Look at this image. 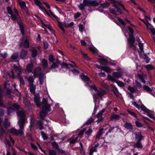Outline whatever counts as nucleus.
<instances>
[{
  "label": "nucleus",
  "mask_w": 155,
  "mask_h": 155,
  "mask_svg": "<svg viewBox=\"0 0 155 155\" xmlns=\"http://www.w3.org/2000/svg\"><path fill=\"white\" fill-rule=\"evenodd\" d=\"M94 120V119L93 117H91L86 122L85 124L88 125L91 124Z\"/></svg>",
  "instance_id": "cd10ccee"
},
{
  "label": "nucleus",
  "mask_w": 155,
  "mask_h": 155,
  "mask_svg": "<svg viewBox=\"0 0 155 155\" xmlns=\"http://www.w3.org/2000/svg\"><path fill=\"white\" fill-rule=\"evenodd\" d=\"M143 88L147 92H150L152 91V90L149 87L146 86L144 85L143 87Z\"/></svg>",
  "instance_id": "4d7b16f0"
},
{
  "label": "nucleus",
  "mask_w": 155,
  "mask_h": 155,
  "mask_svg": "<svg viewBox=\"0 0 155 155\" xmlns=\"http://www.w3.org/2000/svg\"><path fill=\"white\" fill-rule=\"evenodd\" d=\"M144 23L146 25L147 29H148L150 30V28L153 27L151 26V25L148 22V21L144 22Z\"/></svg>",
  "instance_id": "5fc2aeb1"
},
{
  "label": "nucleus",
  "mask_w": 155,
  "mask_h": 155,
  "mask_svg": "<svg viewBox=\"0 0 155 155\" xmlns=\"http://www.w3.org/2000/svg\"><path fill=\"white\" fill-rule=\"evenodd\" d=\"M92 132L93 131L92 130L91 128H89L88 130L86 132L85 134L89 136L92 133Z\"/></svg>",
  "instance_id": "e2e57ef3"
},
{
  "label": "nucleus",
  "mask_w": 155,
  "mask_h": 155,
  "mask_svg": "<svg viewBox=\"0 0 155 155\" xmlns=\"http://www.w3.org/2000/svg\"><path fill=\"white\" fill-rule=\"evenodd\" d=\"M102 69L107 73H110L111 72V69L108 67H103L102 68Z\"/></svg>",
  "instance_id": "c9c22d12"
},
{
  "label": "nucleus",
  "mask_w": 155,
  "mask_h": 155,
  "mask_svg": "<svg viewBox=\"0 0 155 155\" xmlns=\"http://www.w3.org/2000/svg\"><path fill=\"white\" fill-rule=\"evenodd\" d=\"M100 63L101 64L106 65L107 64V61L104 58H101L99 61Z\"/></svg>",
  "instance_id": "7c9ffc66"
},
{
  "label": "nucleus",
  "mask_w": 155,
  "mask_h": 155,
  "mask_svg": "<svg viewBox=\"0 0 155 155\" xmlns=\"http://www.w3.org/2000/svg\"><path fill=\"white\" fill-rule=\"evenodd\" d=\"M147 70H151L153 69V66L151 64H147L145 66Z\"/></svg>",
  "instance_id": "c03bdc74"
},
{
  "label": "nucleus",
  "mask_w": 155,
  "mask_h": 155,
  "mask_svg": "<svg viewBox=\"0 0 155 155\" xmlns=\"http://www.w3.org/2000/svg\"><path fill=\"white\" fill-rule=\"evenodd\" d=\"M135 124L136 126L138 127H141L143 126L142 124L138 120L135 121Z\"/></svg>",
  "instance_id": "13d9d810"
},
{
  "label": "nucleus",
  "mask_w": 155,
  "mask_h": 155,
  "mask_svg": "<svg viewBox=\"0 0 155 155\" xmlns=\"http://www.w3.org/2000/svg\"><path fill=\"white\" fill-rule=\"evenodd\" d=\"M86 130V128H84L82 129L79 132L78 135V136L80 137L81 138V137H82L84 133Z\"/></svg>",
  "instance_id": "a19ab883"
},
{
  "label": "nucleus",
  "mask_w": 155,
  "mask_h": 155,
  "mask_svg": "<svg viewBox=\"0 0 155 155\" xmlns=\"http://www.w3.org/2000/svg\"><path fill=\"white\" fill-rule=\"evenodd\" d=\"M17 115L19 118L18 122V124H19V123L22 122L23 125H25L26 121L27 120V118L25 117V112L23 110H18L17 113Z\"/></svg>",
  "instance_id": "7ed1b4c3"
},
{
  "label": "nucleus",
  "mask_w": 155,
  "mask_h": 155,
  "mask_svg": "<svg viewBox=\"0 0 155 155\" xmlns=\"http://www.w3.org/2000/svg\"><path fill=\"white\" fill-rule=\"evenodd\" d=\"M110 6V3H104L101 5V6L103 8H107Z\"/></svg>",
  "instance_id": "37998d69"
},
{
  "label": "nucleus",
  "mask_w": 155,
  "mask_h": 155,
  "mask_svg": "<svg viewBox=\"0 0 155 155\" xmlns=\"http://www.w3.org/2000/svg\"><path fill=\"white\" fill-rule=\"evenodd\" d=\"M49 155H56V152L53 150H49Z\"/></svg>",
  "instance_id": "774afa93"
},
{
  "label": "nucleus",
  "mask_w": 155,
  "mask_h": 155,
  "mask_svg": "<svg viewBox=\"0 0 155 155\" xmlns=\"http://www.w3.org/2000/svg\"><path fill=\"white\" fill-rule=\"evenodd\" d=\"M85 6H87V5H85V3L84 2V1L83 2V4L81 3L78 6L79 9L81 10H83L84 9Z\"/></svg>",
  "instance_id": "473e14b6"
},
{
  "label": "nucleus",
  "mask_w": 155,
  "mask_h": 155,
  "mask_svg": "<svg viewBox=\"0 0 155 155\" xmlns=\"http://www.w3.org/2000/svg\"><path fill=\"white\" fill-rule=\"evenodd\" d=\"M32 52V56L33 57H35L37 55V51L34 48L31 49Z\"/></svg>",
  "instance_id": "c756f323"
},
{
  "label": "nucleus",
  "mask_w": 155,
  "mask_h": 155,
  "mask_svg": "<svg viewBox=\"0 0 155 155\" xmlns=\"http://www.w3.org/2000/svg\"><path fill=\"white\" fill-rule=\"evenodd\" d=\"M109 11L111 13L114 15H119V14H118V13H119L117 12V9L116 10H115L114 9L110 8L109 9Z\"/></svg>",
  "instance_id": "f704fd0d"
},
{
  "label": "nucleus",
  "mask_w": 155,
  "mask_h": 155,
  "mask_svg": "<svg viewBox=\"0 0 155 155\" xmlns=\"http://www.w3.org/2000/svg\"><path fill=\"white\" fill-rule=\"evenodd\" d=\"M41 64L43 68H47L48 67V63L47 60L43 59L41 61Z\"/></svg>",
  "instance_id": "393cba45"
},
{
  "label": "nucleus",
  "mask_w": 155,
  "mask_h": 155,
  "mask_svg": "<svg viewBox=\"0 0 155 155\" xmlns=\"http://www.w3.org/2000/svg\"><path fill=\"white\" fill-rule=\"evenodd\" d=\"M89 49L90 51H91L94 53L97 52V49L94 48L90 47L89 48Z\"/></svg>",
  "instance_id": "680f3d73"
},
{
  "label": "nucleus",
  "mask_w": 155,
  "mask_h": 155,
  "mask_svg": "<svg viewBox=\"0 0 155 155\" xmlns=\"http://www.w3.org/2000/svg\"><path fill=\"white\" fill-rule=\"evenodd\" d=\"M41 134L42 137L44 139L46 140L48 139V137L47 135L45 133L43 132H41Z\"/></svg>",
  "instance_id": "603ef678"
},
{
  "label": "nucleus",
  "mask_w": 155,
  "mask_h": 155,
  "mask_svg": "<svg viewBox=\"0 0 155 155\" xmlns=\"http://www.w3.org/2000/svg\"><path fill=\"white\" fill-rule=\"evenodd\" d=\"M13 68L15 71V73L14 72L13 70L11 71L10 74H8L9 77L14 78L15 76L20 80L21 83H24V81L23 79V78L20 75L22 73V69L20 66L19 65L17 66L14 65Z\"/></svg>",
  "instance_id": "f257e3e1"
},
{
  "label": "nucleus",
  "mask_w": 155,
  "mask_h": 155,
  "mask_svg": "<svg viewBox=\"0 0 155 155\" xmlns=\"http://www.w3.org/2000/svg\"><path fill=\"white\" fill-rule=\"evenodd\" d=\"M27 80L28 81L29 84H33L34 82V78L32 76H29L27 78Z\"/></svg>",
  "instance_id": "bb28decb"
},
{
  "label": "nucleus",
  "mask_w": 155,
  "mask_h": 155,
  "mask_svg": "<svg viewBox=\"0 0 155 155\" xmlns=\"http://www.w3.org/2000/svg\"><path fill=\"white\" fill-rule=\"evenodd\" d=\"M124 127L127 130H131L133 128V126L130 123L126 122L124 124Z\"/></svg>",
  "instance_id": "412c9836"
},
{
  "label": "nucleus",
  "mask_w": 155,
  "mask_h": 155,
  "mask_svg": "<svg viewBox=\"0 0 155 155\" xmlns=\"http://www.w3.org/2000/svg\"><path fill=\"white\" fill-rule=\"evenodd\" d=\"M59 67L58 64H57L56 63L53 62L49 68L50 69L52 70L56 68H58Z\"/></svg>",
  "instance_id": "c85d7f7f"
},
{
  "label": "nucleus",
  "mask_w": 155,
  "mask_h": 155,
  "mask_svg": "<svg viewBox=\"0 0 155 155\" xmlns=\"http://www.w3.org/2000/svg\"><path fill=\"white\" fill-rule=\"evenodd\" d=\"M111 2L113 4L114 7L117 10V12H118L119 14H122V12L120 10L119 8H117V7H118L119 5H121L124 10L126 11L127 12V11L124 5H123L121 4L120 2H116L114 0H111Z\"/></svg>",
  "instance_id": "0eeeda50"
},
{
  "label": "nucleus",
  "mask_w": 155,
  "mask_h": 155,
  "mask_svg": "<svg viewBox=\"0 0 155 155\" xmlns=\"http://www.w3.org/2000/svg\"><path fill=\"white\" fill-rule=\"evenodd\" d=\"M86 86H89L92 89L95 91H97V87H96L95 85H94V84H93V85H88L87 84H86Z\"/></svg>",
  "instance_id": "79ce46f5"
},
{
  "label": "nucleus",
  "mask_w": 155,
  "mask_h": 155,
  "mask_svg": "<svg viewBox=\"0 0 155 155\" xmlns=\"http://www.w3.org/2000/svg\"><path fill=\"white\" fill-rule=\"evenodd\" d=\"M128 90L131 93H134L135 91V89L133 87L129 86Z\"/></svg>",
  "instance_id": "09e8293b"
},
{
  "label": "nucleus",
  "mask_w": 155,
  "mask_h": 155,
  "mask_svg": "<svg viewBox=\"0 0 155 155\" xmlns=\"http://www.w3.org/2000/svg\"><path fill=\"white\" fill-rule=\"evenodd\" d=\"M41 68L40 67H37L35 68L34 71L33 72L34 76L35 78L39 76L41 74Z\"/></svg>",
  "instance_id": "9b49d317"
},
{
  "label": "nucleus",
  "mask_w": 155,
  "mask_h": 155,
  "mask_svg": "<svg viewBox=\"0 0 155 155\" xmlns=\"http://www.w3.org/2000/svg\"><path fill=\"white\" fill-rule=\"evenodd\" d=\"M23 46L25 48H28L29 47V42L27 39L25 40L23 42V44L22 43H21L20 44V46L21 47Z\"/></svg>",
  "instance_id": "aec40b11"
},
{
  "label": "nucleus",
  "mask_w": 155,
  "mask_h": 155,
  "mask_svg": "<svg viewBox=\"0 0 155 155\" xmlns=\"http://www.w3.org/2000/svg\"><path fill=\"white\" fill-rule=\"evenodd\" d=\"M141 110L145 112L148 113L149 110L147 108L144 106L143 105H141Z\"/></svg>",
  "instance_id": "8fccbe9b"
},
{
  "label": "nucleus",
  "mask_w": 155,
  "mask_h": 155,
  "mask_svg": "<svg viewBox=\"0 0 155 155\" xmlns=\"http://www.w3.org/2000/svg\"><path fill=\"white\" fill-rule=\"evenodd\" d=\"M138 76L139 78L140 79V80L141 81L144 83H145V79H146V76L145 75H144L143 76L142 75H140V74H138Z\"/></svg>",
  "instance_id": "2f4dec72"
},
{
  "label": "nucleus",
  "mask_w": 155,
  "mask_h": 155,
  "mask_svg": "<svg viewBox=\"0 0 155 155\" xmlns=\"http://www.w3.org/2000/svg\"><path fill=\"white\" fill-rule=\"evenodd\" d=\"M117 70L118 72H114L112 73V75L114 77L118 78L122 76V74L124 72V70L120 68H118Z\"/></svg>",
  "instance_id": "6e6552de"
},
{
  "label": "nucleus",
  "mask_w": 155,
  "mask_h": 155,
  "mask_svg": "<svg viewBox=\"0 0 155 155\" xmlns=\"http://www.w3.org/2000/svg\"><path fill=\"white\" fill-rule=\"evenodd\" d=\"M48 60L50 62H53V61L54 60V57L52 54H51L49 55Z\"/></svg>",
  "instance_id": "864d4df0"
},
{
  "label": "nucleus",
  "mask_w": 155,
  "mask_h": 155,
  "mask_svg": "<svg viewBox=\"0 0 155 155\" xmlns=\"http://www.w3.org/2000/svg\"><path fill=\"white\" fill-rule=\"evenodd\" d=\"M43 104L44 106L42 107V111H49L50 110V106L47 104V100L45 99H44L43 100Z\"/></svg>",
  "instance_id": "9d476101"
},
{
  "label": "nucleus",
  "mask_w": 155,
  "mask_h": 155,
  "mask_svg": "<svg viewBox=\"0 0 155 155\" xmlns=\"http://www.w3.org/2000/svg\"><path fill=\"white\" fill-rule=\"evenodd\" d=\"M108 80L111 81L113 82L115 81V79L111 75H109L107 77Z\"/></svg>",
  "instance_id": "69168bd1"
},
{
  "label": "nucleus",
  "mask_w": 155,
  "mask_h": 155,
  "mask_svg": "<svg viewBox=\"0 0 155 155\" xmlns=\"http://www.w3.org/2000/svg\"><path fill=\"white\" fill-rule=\"evenodd\" d=\"M35 2L36 5L38 6L43 11H45L46 12L47 15L50 17L52 16L55 18L57 19V17L51 11V10H49V12H48L46 9L42 6V5L40 2L38 0H34Z\"/></svg>",
  "instance_id": "20e7f679"
},
{
  "label": "nucleus",
  "mask_w": 155,
  "mask_h": 155,
  "mask_svg": "<svg viewBox=\"0 0 155 155\" xmlns=\"http://www.w3.org/2000/svg\"><path fill=\"white\" fill-rule=\"evenodd\" d=\"M78 138V137H72L69 139L68 141L69 142L70 144H74L77 140Z\"/></svg>",
  "instance_id": "4be33fe9"
},
{
  "label": "nucleus",
  "mask_w": 155,
  "mask_h": 155,
  "mask_svg": "<svg viewBox=\"0 0 155 155\" xmlns=\"http://www.w3.org/2000/svg\"><path fill=\"white\" fill-rule=\"evenodd\" d=\"M71 62L73 63L74 64H67L64 63H63L61 65L62 66L64 67L67 68H69L68 67V65L71 66V67H75L76 66V64L73 61H71Z\"/></svg>",
  "instance_id": "a878e982"
},
{
  "label": "nucleus",
  "mask_w": 155,
  "mask_h": 155,
  "mask_svg": "<svg viewBox=\"0 0 155 155\" xmlns=\"http://www.w3.org/2000/svg\"><path fill=\"white\" fill-rule=\"evenodd\" d=\"M104 111L105 109H102L96 114V116L97 118V119L96 120V122L97 124L103 121L104 117H103L102 114Z\"/></svg>",
  "instance_id": "1a4fd4ad"
},
{
  "label": "nucleus",
  "mask_w": 155,
  "mask_h": 155,
  "mask_svg": "<svg viewBox=\"0 0 155 155\" xmlns=\"http://www.w3.org/2000/svg\"><path fill=\"white\" fill-rule=\"evenodd\" d=\"M2 93V91L1 89H0V106L1 107H2L4 106V105H3L2 102L1 100Z\"/></svg>",
  "instance_id": "a18cd8bd"
},
{
  "label": "nucleus",
  "mask_w": 155,
  "mask_h": 155,
  "mask_svg": "<svg viewBox=\"0 0 155 155\" xmlns=\"http://www.w3.org/2000/svg\"><path fill=\"white\" fill-rule=\"evenodd\" d=\"M99 145V143H97L94 146H92L90 150L89 153V155H92L93 153L94 152H97V148Z\"/></svg>",
  "instance_id": "4468645a"
},
{
  "label": "nucleus",
  "mask_w": 155,
  "mask_h": 155,
  "mask_svg": "<svg viewBox=\"0 0 155 155\" xmlns=\"http://www.w3.org/2000/svg\"><path fill=\"white\" fill-rule=\"evenodd\" d=\"M120 118V115L117 114H113L110 117V120H119Z\"/></svg>",
  "instance_id": "a211bd4d"
},
{
  "label": "nucleus",
  "mask_w": 155,
  "mask_h": 155,
  "mask_svg": "<svg viewBox=\"0 0 155 155\" xmlns=\"http://www.w3.org/2000/svg\"><path fill=\"white\" fill-rule=\"evenodd\" d=\"M29 85L30 91L32 93H34L36 88L35 86L33 84H29Z\"/></svg>",
  "instance_id": "72a5a7b5"
},
{
  "label": "nucleus",
  "mask_w": 155,
  "mask_h": 155,
  "mask_svg": "<svg viewBox=\"0 0 155 155\" xmlns=\"http://www.w3.org/2000/svg\"><path fill=\"white\" fill-rule=\"evenodd\" d=\"M33 68V64L31 63L30 64H28L26 66V70L29 73L32 72V70Z\"/></svg>",
  "instance_id": "b1692460"
},
{
  "label": "nucleus",
  "mask_w": 155,
  "mask_h": 155,
  "mask_svg": "<svg viewBox=\"0 0 155 155\" xmlns=\"http://www.w3.org/2000/svg\"><path fill=\"white\" fill-rule=\"evenodd\" d=\"M4 125L6 128L8 127L10 125V123L8 122V120L7 119H5L4 120Z\"/></svg>",
  "instance_id": "ea45409f"
},
{
  "label": "nucleus",
  "mask_w": 155,
  "mask_h": 155,
  "mask_svg": "<svg viewBox=\"0 0 155 155\" xmlns=\"http://www.w3.org/2000/svg\"><path fill=\"white\" fill-rule=\"evenodd\" d=\"M139 47L140 51H139V54L141 57H142V55L144 54L143 51V44L140 42H139Z\"/></svg>",
  "instance_id": "f3484780"
},
{
  "label": "nucleus",
  "mask_w": 155,
  "mask_h": 155,
  "mask_svg": "<svg viewBox=\"0 0 155 155\" xmlns=\"http://www.w3.org/2000/svg\"><path fill=\"white\" fill-rule=\"evenodd\" d=\"M113 91L115 95L117 97L118 95V93L117 92V89L116 87H113Z\"/></svg>",
  "instance_id": "6e6d98bb"
},
{
  "label": "nucleus",
  "mask_w": 155,
  "mask_h": 155,
  "mask_svg": "<svg viewBox=\"0 0 155 155\" xmlns=\"http://www.w3.org/2000/svg\"><path fill=\"white\" fill-rule=\"evenodd\" d=\"M18 56V54L17 53H14L11 56V58L13 60L16 59Z\"/></svg>",
  "instance_id": "e433bc0d"
},
{
  "label": "nucleus",
  "mask_w": 155,
  "mask_h": 155,
  "mask_svg": "<svg viewBox=\"0 0 155 155\" xmlns=\"http://www.w3.org/2000/svg\"><path fill=\"white\" fill-rule=\"evenodd\" d=\"M37 125H38L40 129V130H42V127L43 125V123L40 120L38 121L37 122Z\"/></svg>",
  "instance_id": "0e129e2a"
},
{
  "label": "nucleus",
  "mask_w": 155,
  "mask_h": 155,
  "mask_svg": "<svg viewBox=\"0 0 155 155\" xmlns=\"http://www.w3.org/2000/svg\"><path fill=\"white\" fill-rule=\"evenodd\" d=\"M81 79L85 83H88L89 84H92V82L89 80V78L87 76L82 75L80 76Z\"/></svg>",
  "instance_id": "ddd939ff"
},
{
  "label": "nucleus",
  "mask_w": 155,
  "mask_h": 155,
  "mask_svg": "<svg viewBox=\"0 0 155 155\" xmlns=\"http://www.w3.org/2000/svg\"><path fill=\"white\" fill-rule=\"evenodd\" d=\"M101 85L105 89L108 90L109 89V87L108 86H107L106 84L103 82H101Z\"/></svg>",
  "instance_id": "bf43d9fd"
},
{
  "label": "nucleus",
  "mask_w": 155,
  "mask_h": 155,
  "mask_svg": "<svg viewBox=\"0 0 155 155\" xmlns=\"http://www.w3.org/2000/svg\"><path fill=\"white\" fill-rule=\"evenodd\" d=\"M57 18H58V17H57ZM56 19H57V20L58 21V26L64 32V28L63 27L62 25V23H61V22H60L58 21V18H57V19L56 18Z\"/></svg>",
  "instance_id": "3c124183"
},
{
  "label": "nucleus",
  "mask_w": 155,
  "mask_h": 155,
  "mask_svg": "<svg viewBox=\"0 0 155 155\" xmlns=\"http://www.w3.org/2000/svg\"><path fill=\"white\" fill-rule=\"evenodd\" d=\"M52 145L53 147L55 149H58L59 147L58 144L55 142L52 143Z\"/></svg>",
  "instance_id": "338daca9"
},
{
  "label": "nucleus",
  "mask_w": 155,
  "mask_h": 155,
  "mask_svg": "<svg viewBox=\"0 0 155 155\" xmlns=\"http://www.w3.org/2000/svg\"><path fill=\"white\" fill-rule=\"evenodd\" d=\"M133 146L134 147H137L138 148H141L142 147V144L140 142H139L135 143Z\"/></svg>",
  "instance_id": "4c0bfd02"
},
{
  "label": "nucleus",
  "mask_w": 155,
  "mask_h": 155,
  "mask_svg": "<svg viewBox=\"0 0 155 155\" xmlns=\"http://www.w3.org/2000/svg\"><path fill=\"white\" fill-rule=\"evenodd\" d=\"M19 127V129L17 130L15 128H12L10 130V132L14 135L16 136H23L24 134V130L25 125H23L22 123L21 122L19 123V124H18Z\"/></svg>",
  "instance_id": "f03ea898"
},
{
  "label": "nucleus",
  "mask_w": 155,
  "mask_h": 155,
  "mask_svg": "<svg viewBox=\"0 0 155 155\" xmlns=\"http://www.w3.org/2000/svg\"><path fill=\"white\" fill-rule=\"evenodd\" d=\"M85 5L89 7L97 6L99 5V3L97 0H84Z\"/></svg>",
  "instance_id": "423d86ee"
},
{
  "label": "nucleus",
  "mask_w": 155,
  "mask_h": 155,
  "mask_svg": "<svg viewBox=\"0 0 155 155\" xmlns=\"http://www.w3.org/2000/svg\"><path fill=\"white\" fill-rule=\"evenodd\" d=\"M4 88L6 90V94L7 96L10 97L9 94L11 91V89L10 88H8L9 86V84L8 83V82H6L4 84Z\"/></svg>",
  "instance_id": "f8f14e48"
},
{
  "label": "nucleus",
  "mask_w": 155,
  "mask_h": 155,
  "mask_svg": "<svg viewBox=\"0 0 155 155\" xmlns=\"http://www.w3.org/2000/svg\"><path fill=\"white\" fill-rule=\"evenodd\" d=\"M127 111L129 113V114H130L132 116H134V117H136V118L137 117V115L135 112H134L133 111H130V110H127Z\"/></svg>",
  "instance_id": "de8ad7c7"
},
{
  "label": "nucleus",
  "mask_w": 155,
  "mask_h": 155,
  "mask_svg": "<svg viewBox=\"0 0 155 155\" xmlns=\"http://www.w3.org/2000/svg\"><path fill=\"white\" fill-rule=\"evenodd\" d=\"M28 52L27 51L22 50L20 53V57L21 58H23L27 55Z\"/></svg>",
  "instance_id": "5701e85b"
},
{
  "label": "nucleus",
  "mask_w": 155,
  "mask_h": 155,
  "mask_svg": "<svg viewBox=\"0 0 155 155\" xmlns=\"http://www.w3.org/2000/svg\"><path fill=\"white\" fill-rule=\"evenodd\" d=\"M135 39L132 35H130L129 38L128 40L129 44L130 46L131 47L134 45Z\"/></svg>",
  "instance_id": "dca6fc26"
},
{
  "label": "nucleus",
  "mask_w": 155,
  "mask_h": 155,
  "mask_svg": "<svg viewBox=\"0 0 155 155\" xmlns=\"http://www.w3.org/2000/svg\"><path fill=\"white\" fill-rule=\"evenodd\" d=\"M34 101L38 107H41V103L40 102V97L39 96L35 95L34 97Z\"/></svg>",
  "instance_id": "2eb2a0df"
},
{
  "label": "nucleus",
  "mask_w": 155,
  "mask_h": 155,
  "mask_svg": "<svg viewBox=\"0 0 155 155\" xmlns=\"http://www.w3.org/2000/svg\"><path fill=\"white\" fill-rule=\"evenodd\" d=\"M105 93V91H98L97 92V95L101 97Z\"/></svg>",
  "instance_id": "052dcab7"
},
{
  "label": "nucleus",
  "mask_w": 155,
  "mask_h": 155,
  "mask_svg": "<svg viewBox=\"0 0 155 155\" xmlns=\"http://www.w3.org/2000/svg\"><path fill=\"white\" fill-rule=\"evenodd\" d=\"M7 9L8 12L11 15V19L13 21H16L19 18V14L18 12L15 8L14 9V13L12 12L11 8L10 7H8Z\"/></svg>",
  "instance_id": "39448f33"
},
{
  "label": "nucleus",
  "mask_w": 155,
  "mask_h": 155,
  "mask_svg": "<svg viewBox=\"0 0 155 155\" xmlns=\"http://www.w3.org/2000/svg\"><path fill=\"white\" fill-rule=\"evenodd\" d=\"M19 4L22 9L25 7V2L21 1H19Z\"/></svg>",
  "instance_id": "49530a36"
},
{
  "label": "nucleus",
  "mask_w": 155,
  "mask_h": 155,
  "mask_svg": "<svg viewBox=\"0 0 155 155\" xmlns=\"http://www.w3.org/2000/svg\"><path fill=\"white\" fill-rule=\"evenodd\" d=\"M46 115V113L45 111H42V112H40V116L42 119H44Z\"/></svg>",
  "instance_id": "58836bf2"
},
{
  "label": "nucleus",
  "mask_w": 155,
  "mask_h": 155,
  "mask_svg": "<svg viewBox=\"0 0 155 155\" xmlns=\"http://www.w3.org/2000/svg\"><path fill=\"white\" fill-rule=\"evenodd\" d=\"M135 134V139L138 141H140L143 138V136H142L141 133L140 132H136Z\"/></svg>",
  "instance_id": "6ab92c4d"
}]
</instances>
